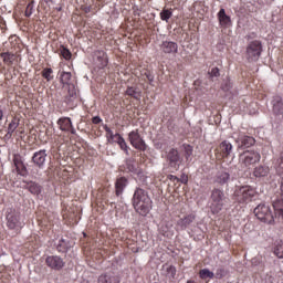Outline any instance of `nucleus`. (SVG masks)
<instances>
[{
    "mask_svg": "<svg viewBox=\"0 0 283 283\" xmlns=\"http://www.w3.org/2000/svg\"><path fill=\"white\" fill-rule=\"evenodd\" d=\"M274 255H276V258H280V259L283 258V244H279L275 247Z\"/></svg>",
    "mask_w": 283,
    "mask_h": 283,
    "instance_id": "37",
    "label": "nucleus"
},
{
    "mask_svg": "<svg viewBox=\"0 0 283 283\" xmlns=\"http://www.w3.org/2000/svg\"><path fill=\"white\" fill-rule=\"evenodd\" d=\"M281 191H282V193H283V179H282V181H281Z\"/></svg>",
    "mask_w": 283,
    "mask_h": 283,
    "instance_id": "49",
    "label": "nucleus"
},
{
    "mask_svg": "<svg viewBox=\"0 0 283 283\" xmlns=\"http://www.w3.org/2000/svg\"><path fill=\"white\" fill-rule=\"evenodd\" d=\"M209 74L211 78H218V76H220V69L213 67Z\"/></svg>",
    "mask_w": 283,
    "mask_h": 283,
    "instance_id": "40",
    "label": "nucleus"
},
{
    "mask_svg": "<svg viewBox=\"0 0 283 283\" xmlns=\"http://www.w3.org/2000/svg\"><path fill=\"white\" fill-rule=\"evenodd\" d=\"M120 138H123V136H120V134L116 133V136L113 140V143H117V145L120 143Z\"/></svg>",
    "mask_w": 283,
    "mask_h": 283,
    "instance_id": "46",
    "label": "nucleus"
},
{
    "mask_svg": "<svg viewBox=\"0 0 283 283\" xmlns=\"http://www.w3.org/2000/svg\"><path fill=\"white\" fill-rule=\"evenodd\" d=\"M159 17L161 19V21H166V23L169 22V18L174 17V12L171 11V9H164L160 13Z\"/></svg>",
    "mask_w": 283,
    "mask_h": 283,
    "instance_id": "29",
    "label": "nucleus"
},
{
    "mask_svg": "<svg viewBox=\"0 0 283 283\" xmlns=\"http://www.w3.org/2000/svg\"><path fill=\"white\" fill-rule=\"evenodd\" d=\"M260 56H262V42L260 40L249 42L245 50V57L249 63L259 61Z\"/></svg>",
    "mask_w": 283,
    "mask_h": 283,
    "instance_id": "4",
    "label": "nucleus"
},
{
    "mask_svg": "<svg viewBox=\"0 0 283 283\" xmlns=\"http://www.w3.org/2000/svg\"><path fill=\"white\" fill-rule=\"evenodd\" d=\"M193 154V149L191 147L186 148V158L189 160L191 158V155Z\"/></svg>",
    "mask_w": 283,
    "mask_h": 283,
    "instance_id": "44",
    "label": "nucleus"
},
{
    "mask_svg": "<svg viewBox=\"0 0 283 283\" xmlns=\"http://www.w3.org/2000/svg\"><path fill=\"white\" fill-rule=\"evenodd\" d=\"M159 48L163 54H167L168 56H176L178 54V42L166 40L161 42Z\"/></svg>",
    "mask_w": 283,
    "mask_h": 283,
    "instance_id": "11",
    "label": "nucleus"
},
{
    "mask_svg": "<svg viewBox=\"0 0 283 283\" xmlns=\"http://www.w3.org/2000/svg\"><path fill=\"white\" fill-rule=\"evenodd\" d=\"M125 187H127V179L118 178L115 182V193H116V196H122L123 191H125Z\"/></svg>",
    "mask_w": 283,
    "mask_h": 283,
    "instance_id": "22",
    "label": "nucleus"
},
{
    "mask_svg": "<svg viewBox=\"0 0 283 283\" xmlns=\"http://www.w3.org/2000/svg\"><path fill=\"white\" fill-rule=\"evenodd\" d=\"M168 160L171 165V167H176L178 163H180V155L178 154V150L176 149H170L168 153Z\"/></svg>",
    "mask_w": 283,
    "mask_h": 283,
    "instance_id": "23",
    "label": "nucleus"
},
{
    "mask_svg": "<svg viewBox=\"0 0 283 283\" xmlns=\"http://www.w3.org/2000/svg\"><path fill=\"white\" fill-rule=\"evenodd\" d=\"M227 197L220 189H213L210 196V209L212 213H220L224 208Z\"/></svg>",
    "mask_w": 283,
    "mask_h": 283,
    "instance_id": "2",
    "label": "nucleus"
},
{
    "mask_svg": "<svg viewBox=\"0 0 283 283\" xmlns=\"http://www.w3.org/2000/svg\"><path fill=\"white\" fill-rule=\"evenodd\" d=\"M45 158H48V153L43 149L34 153L32 160L36 167H43L45 165Z\"/></svg>",
    "mask_w": 283,
    "mask_h": 283,
    "instance_id": "19",
    "label": "nucleus"
},
{
    "mask_svg": "<svg viewBox=\"0 0 283 283\" xmlns=\"http://www.w3.org/2000/svg\"><path fill=\"white\" fill-rule=\"evenodd\" d=\"M166 271H167L168 275L176 277V266L167 265Z\"/></svg>",
    "mask_w": 283,
    "mask_h": 283,
    "instance_id": "38",
    "label": "nucleus"
},
{
    "mask_svg": "<svg viewBox=\"0 0 283 283\" xmlns=\"http://www.w3.org/2000/svg\"><path fill=\"white\" fill-rule=\"evenodd\" d=\"M27 189L30 191V193H33V196H39V193H41V186L34 181L28 182Z\"/></svg>",
    "mask_w": 283,
    "mask_h": 283,
    "instance_id": "28",
    "label": "nucleus"
},
{
    "mask_svg": "<svg viewBox=\"0 0 283 283\" xmlns=\"http://www.w3.org/2000/svg\"><path fill=\"white\" fill-rule=\"evenodd\" d=\"M168 178H176V176H174V175H170Z\"/></svg>",
    "mask_w": 283,
    "mask_h": 283,
    "instance_id": "50",
    "label": "nucleus"
},
{
    "mask_svg": "<svg viewBox=\"0 0 283 283\" xmlns=\"http://www.w3.org/2000/svg\"><path fill=\"white\" fill-rule=\"evenodd\" d=\"M0 56L4 65H7L8 67H12V65L21 63V55L19 53L2 52Z\"/></svg>",
    "mask_w": 283,
    "mask_h": 283,
    "instance_id": "12",
    "label": "nucleus"
},
{
    "mask_svg": "<svg viewBox=\"0 0 283 283\" xmlns=\"http://www.w3.org/2000/svg\"><path fill=\"white\" fill-rule=\"evenodd\" d=\"M255 189H253L251 186H243L239 187L234 191V199L240 205H247L255 198Z\"/></svg>",
    "mask_w": 283,
    "mask_h": 283,
    "instance_id": "3",
    "label": "nucleus"
},
{
    "mask_svg": "<svg viewBox=\"0 0 283 283\" xmlns=\"http://www.w3.org/2000/svg\"><path fill=\"white\" fill-rule=\"evenodd\" d=\"M3 119V111L0 108V120Z\"/></svg>",
    "mask_w": 283,
    "mask_h": 283,
    "instance_id": "47",
    "label": "nucleus"
},
{
    "mask_svg": "<svg viewBox=\"0 0 283 283\" xmlns=\"http://www.w3.org/2000/svg\"><path fill=\"white\" fill-rule=\"evenodd\" d=\"M199 277H201V280H212L213 272L209 271L208 269L200 270Z\"/></svg>",
    "mask_w": 283,
    "mask_h": 283,
    "instance_id": "34",
    "label": "nucleus"
},
{
    "mask_svg": "<svg viewBox=\"0 0 283 283\" xmlns=\"http://www.w3.org/2000/svg\"><path fill=\"white\" fill-rule=\"evenodd\" d=\"M128 140L135 149H138L139 151H146L147 150V144L145 143V139L140 136V133H138V129L132 130L128 134Z\"/></svg>",
    "mask_w": 283,
    "mask_h": 283,
    "instance_id": "8",
    "label": "nucleus"
},
{
    "mask_svg": "<svg viewBox=\"0 0 283 283\" xmlns=\"http://www.w3.org/2000/svg\"><path fill=\"white\" fill-rule=\"evenodd\" d=\"M273 113L276 116H281V114H283V102H282V97L276 96L273 99Z\"/></svg>",
    "mask_w": 283,
    "mask_h": 283,
    "instance_id": "21",
    "label": "nucleus"
},
{
    "mask_svg": "<svg viewBox=\"0 0 283 283\" xmlns=\"http://www.w3.org/2000/svg\"><path fill=\"white\" fill-rule=\"evenodd\" d=\"M57 126L61 132H69L70 134H76V128L72 125V118L70 117H60L57 119Z\"/></svg>",
    "mask_w": 283,
    "mask_h": 283,
    "instance_id": "14",
    "label": "nucleus"
},
{
    "mask_svg": "<svg viewBox=\"0 0 283 283\" xmlns=\"http://www.w3.org/2000/svg\"><path fill=\"white\" fill-rule=\"evenodd\" d=\"M97 283H120V276L115 272H106L98 276Z\"/></svg>",
    "mask_w": 283,
    "mask_h": 283,
    "instance_id": "17",
    "label": "nucleus"
},
{
    "mask_svg": "<svg viewBox=\"0 0 283 283\" xmlns=\"http://www.w3.org/2000/svg\"><path fill=\"white\" fill-rule=\"evenodd\" d=\"M216 158L218 160H222L224 158H229L233 151V145L230 144L228 140H223L214 150Z\"/></svg>",
    "mask_w": 283,
    "mask_h": 283,
    "instance_id": "9",
    "label": "nucleus"
},
{
    "mask_svg": "<svg viewBox=\"0 0 283 283\" xmlns=\"http://www.w3.org/2000/svg\"><path fill=\"white\" fill-rule=\"evenodd\" d=\"M64 103L74 109L78 103V95L76 94V87L74 85H69L67 94L64 96Z\"/></svg>",
    "mask_w": 283,
    "mask_h": 283,
    "instance_id": "13",
    "label": "nucleus"
},
{
    "mask_svg": "<svg viewBox=\"0 0 283 283\" xmlns=\"http://www.w3.org/2000/svg\"><path fill=\"white\" fill-rule=\"evenodd\" d=\"M125 94L126 96H130V98H135V101H140V92L134 86H128Z\"/></svg>",
    "mask_w": 283,
    "mask_h": 283,
    "instance_id": "27",
    "label": "nucleus"
},
{
    "mask_svg": "<svg viewBox=\"0 0 283 283\" xmlns=\"http://www.w3.org/2000/svg\"><path fill=\"white\" fill-rule=\"evenodd\" d=\"M217 19L219 21L220 28L227 29L233 25V22L231 21V17L227 14V11L224 10V8H221L219 10V12L217 13Z\"/></svg>",
    "mask_w": 283,
    "mask_h": 283,
    "instance_id": "15",
    "label": "nucleus"
},
{
    "mask_svg": "<svg viewBox=\"0 0 283 283\" xmlns=\"http://www.w3.org/2000/svg\"><path fill=\"white\" fill-rule=\"evenodd\" d=\"M151 198L147 191L142 188L136 189L133 196L134 209L139 216H147L151 211Z\"/></svg>",
    "mask_w": 283,
    "mask_h": 283,
    "instance_id": "1",
    "label": "nucleus"
},
{
    "mask_svg": "<svg viewBox=\"0 0 283 283\" xmlns=\"http://www.w3.org/2000/svg\"><path fill=\"white\" fill-rule=\"evenodd\" d=\"M269 167L268 166H259L254 168L253 176L255 178H266L269 176Z\"/></svg>",
    "mask_w": 283,
    "mask_h": 283,
    "instance_id": "25",
    "label": "nucleus"
},
{
    "mask_svg": "<svg viewBox=\"0 0 283 283\" xmlns=\"http://www.w3.org/2000/svg\"><path fill=\"white\" fill-rule=\"evenodd\" d=\"M254 214L256 216L258 220L264 222L265 224H273L275 222L273 212H271V208L266 205H259L254 209Z\"/></svg>",
    "mask_w": 283,
    "mask_h": 283,
    "instance_id": "6",
    "label": "nucleus"
},
{
    "mask_svg": "<svg viewBox=\"0 0 283 283\" xmlns=\"http://www.w3.org/2000/svg\"><path fill=\"white\" fill-rule=\"evenodd\" d=\"M195 220H196V214L193 213L187 214L186 217L177 221V227H179L182 231H185V229H187V227L192 224Z\"/></svg>",
    "mask_w": 283,
    "mask_h": 283,
    "instance_id": "20",
    "label": "nucleus"
},
{
    "mask_svg": "<svg viewBox=\"0 0 283 283\" xmlns=\"http://www.w3.org/2000/svg\"><path fill=\"white\" fill-rule=\"evenodd\" d=\"M117 145H119L123 151H127V143L125 142V138H119V144Z\"/></svg>",
    "mask_w": 283,
    "mask_h": 283,
    "instance_id": "42",
    "label": "nucleus"
},
{
    "mask_svg": "<svg viewBox=\"0 0 283 283\" xmlns=\"http://www.w3.org/2000/svg\"><path fill=\"white\" fill-rule=\"evenodd\" d=\"M238 143H240V148L249 149V147H253V145H255V138L249 135H240L238 138Z\"/></svg>",
    "mask_w": 283,
    "mask_h": 283,
    "instance_id": "18",
    "label": "nucleus"
},
{
    "mask_svg": "<svg viewBox=\"0 0 283 283\" xmlns=\"http://www.w3.org/2000/svg\"><path fill=\"white\" fill-rule=\"evenodd\" d=\"M145 76H146L147 81H149V83L154 82V75H151L149 72H146Z\"/></svg>",
    "mask_w": 283,
    "mask_h": 283,
    "instance_id": "45",
    "label": "nucleus"
},
{
    "mask_svg": "<svg viewBox=\"0 0 283 283\" xmlns=\"http://www.w3.org/2000/svg\"><path fill=\"white\" fill-rule=\"evenodd\" d=\"M103 128L106 132L107 143H109V144L114 143V138L116 136V134H114V130H112V128H109V126H107V125H104Z\"/></svg>",
    "mask_w": 283,
    "mask_h": 283,
    "instance_id": "31",
    "label": "nucleus"
},
{
    "mask_svg": "<svg viewBox=\"0 0 283 283\" xmlns=\"http://www.w3.org/2000/svg\"><path fill=\"white\" fill-rule=\"evenodd\" d=\"M93 125H101L103 123V119L99 116H95L92 118Z\"/></svg>",
    "mask_w": 283,
    "mask_h": 283,
    "instance_id": "43",
    "label": "nucleus"
},
{
    "mask_svg": "<svg viewBox=\"0 0 283 283\" xmlns=\"http://www.w3.org/2000/svg\"><path fill=\"white\" fill-rule=\"evenodd\" d=\"M45 264L50 269H54L55 271H61V269H63V266H65V262L63 261V259H61V256H56V255L48 256L45 259Z\"/></svg>",
    "mask_w": 283,
    "mask_h": 283,
    "instance_id": "16",
    "label": "nucleus"
},
{
    "mask_svg": "<svg viewBox=\"0 0 283 283\" xmlns=\"http://www.w3.org/2000/svg\"><path fill=\"white\" fill-rule=\"evenodd\" d=\"M97 61L99 62V67L103 70V67H107V54L105 52H98Z\"/></svg>",
    "mask_w": 283,
    "mask_h": 283,
    "instance_id": "30",
    "label": "nucleus"
},
{
    "mask_svg": "<svg viewBox=\"0 0 283 283\" xmlns=\"http://www.w3.org/2000/svg\"><path fill=\"white\" fill-rule=\"evenodd\" d=\"M221 88L223 90V92H229V90H231V82L229 80H227L222 85Z\"/></svg>",
    "mask_w": 283,
    "mask_h": 283,
    "instance_id": "41",
    "label": "nucleus"
},
{
    "mask_svg": "<svg viewBox=\"0 0 283 283\" xmlns=\"http://www.w3.org/2000/svg\"><path fill=\"white\" fill-rule=\"evenodd\" d=\"M0 30L2 33H4L6 30H8V24H6V19H3V17H0Z\"/></svg>",
    "mask_w": 283,
    "mask_h": 283,
    "instance_id": "39",
    "label": "nucleus"
},
{
    "mask_svg": "<svg viewBox=\"0 0 283 283\" xmlns=\"http://www.w3.org/2000/svg\"><path fill=\"white\" fill-rule=\"evenodd\" d=\"M180 181L187 184V178H181Z\"/></svg>",
    "mask_w": 283,
    "mask_h": 283,
    "instance_id": "48",
    "label": "nucleus"
},
{
    "mask_svg": "<svg viewBox=\"0 0 283 283\" xmlns=\"http://www.w3.org/2000/svg\"><path fill=\"white\" fill-rule=\"evenodd\" d=\"M7 227L8 229H11V231H15V233H19L23 228V223L21 222V213L11 210L7 214Z\"/></svg>",
    "mask_w": 283,
    "mask_h": 283,
    "instance_id": "7",
    "label": "nucleus"
},
{
    "mask_svg": "<svg viewBox=\"0 0 283 283\" xmlns=\"http://www.w3.org/2000/svg\"><path fill=\"white\" fill-rule=\"evenodd\" d=\"M13 174H17V176H22L25 178L28 176V168L25 167V164H23V157L19 154L13 155Z\"/></svg>",
    "mask_w": 283,
    "mask_h": 283,
    "instance_id": "10",
    "label": "nucleus"
},
{
    "mask_svg": "<svg viewBox=\"0 0 283 283\" xmlns=\"http://www.w3.org/2000/svg\"><path fill=\"white\" fill-rule=\"evenodd\" d=\"M261 158L262 156L260 155V153L255 150H245L240 155L239 161L240 165L245 167V169H251L253 165H258Z\"/></svg>",
    "mask_w": 283,
    "mask_h": 283,
    "instance_id": "5",
    "label": "nucleus"
},
{
    "mask_svg": "<svg viewBox=\"0 0 283 283\" xmlns=\"http://www.w3.org/2000/svg\"><path fill=\"white\" fill-rule=\"evenodd\" d=\"M70 81H72V73L71 72H62L61 83H63V85H70Z\"/></svg>",
    "mask_w": 283,
    "mask_h": 283,
    "instance_id": "35",
    "label": "nucleus"
},
{
    "mask_svg": "<svg viewBox=\"0 0 283 283\" xmlns=\"http://www.w3.org/2000/svg\"><path fill=\"white\" fill-rule=\"evenodd\" d=\"M44 1L48 3L49 0H44Z\"/></svg>",
    "mask_w": 283,
    "mask_h": 283,
    "instance_id": "51",
    "label": "nucleus"
},
{
    "mask_svg": "<svg viewBox=\"0 0 283 283\" xmlns=\"http://www.w3.org/2000/svg\"><path fill=\"white\" fill-rule=\"evenodd\" d=\"M32 12H34V2H29L24 11V17L27 18L32 17Z\"/></svg>",
    "mask_w": 283,
    "mask_h": 283,
    "instance_id": "36",
    "label": "nucleus"
},
{
    "mask_svg": "<svg viewBox=\"0 0 283 283\" xmlns=\"http://www.w3.org/2000/svg\"><path fill=\"white\" fill-rule=\"evenodd\" d=\"M42 77L44 81L50 83L51 81H54V70L52 67H44L41 72Z\"/></svg>",
    "mask_w": 283,
    "mask_h": 283,
    "instance_id": "26",
    "label": "nucleus"
},
{
    "mask_svg": "<svg viewBox=\"0 0 283 283\" xmlns=\"http://www.w3.org/2000/svg\"><path fill=\"white\" fill-rule=\"evenodd\" d=\"M60 55H62V57H63L65 61H70V59H72V52L69 51V49L65 48V45H61V46H60Z\"/></svg>",
    "mask_w": 283,
    "mask_h": 283,
    "instance_id": "33",
    "label": "nucleus"
},
{
    "mask_svg": "<svg viewBox=\"0 0 283 283\" xmlns=\"http://www.w3.org/2000/svg\"><path fill=\"white\" fill-rule=\"evenodd\" d=\"M274 211L279 213L280 218L283 220V200H276L273 202Z\"/></svg>",
    "mask_w": 283,
    "mask_h": 283,
    "instance_id": "32",
    "label": "nucleus"
},
{
    "mask_svg": "<svg viewBox=\"0 0 283 283\" xmlns=\"http://www.w3.org/2000/svg\"><path fill=\"white\" fill-rule=\"evenodd\" d=\"M19 117H12L11 122L8 124L7 127V134L8 136H12V134H14L17 132V129L19 128Z\"/></svg>",
    "mask_w": 283,
    "mask_h": 283,
    "instance_id": "24",
    "label": "nucleus"
}]
</instances>
